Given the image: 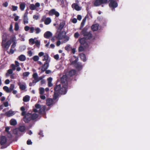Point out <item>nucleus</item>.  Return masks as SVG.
<instances>
[{"instance_id": "nucleus-1", "label": "nucleus", "mask_w": 150, "mask_h": 150, "mask_svg": "<svg viewBox=\"0 0 150 150\" xmlns=\"http://www.w3.org/2000/svg\"><path fill=\"white\" fill-rule=\"evenodd\" d=\"M8 37V34L6 33L4 34L2 36V46L5 50H7L12 43L8 53L13 54L16 50L15 47L17 44L16 38L15 35H13L11 37L9 40L7 41Z\"/></svg>"}, {"instance_id": "nucleus-2", "label": "nucleus", "mask_w": 150, "mask_h": 150, "mask_svg": "<svg viewBox=\"0 0 150 150\" xmlns=\"http://www.w3.org/2000/svg\"><path fill=\"white\" fill-rule=\"evenodd\" d=\"M20 110L22 112L21 115L24 116L23 120L25 123H28L31 120H34L38 118V115L35 113L33 114L28 113L26 114L25 109L24 106L21 108Z\"/></svg>"}, {"instance_id": "nucleus-3", "label": "nucleus", "mask_w": 150, "mask_h": 150, "mask_svg": "<svg viewBox=\"0 0 150 150\" xmlns=\"http://www.w3.org/2000/svg\"><path fill=\"white\" fill-rule=\"evenodd\" d=\"M67 85H56L54 91L61 95H65L67 92Z\"/></svg>"}, {"instance_id": "nucleus-4", "label": "nucleus", "mask_w": 150, "mask_h": 150, "mask_svg": "<svg viewBox=\"0 0 150 150\" xmlns=\"http://www.w3.org/2000/svg\"><path fill=\"white\" fill-rule=\"evenodd\" d=\"M74 58L73 59L74 60L72 61H71V64L74 65L76 68L78 70L81 69L82 68V66L80 63H77L78 59V58L75 56H74Z\"/></svg>"}, {"instance_id": "nucleus-5", "label": "nucleus", "mask_w": 150, "mask_h": 150, "mask_svg": "<svg viewBox=\"0 0 150 150\" xmlns=\"http://www.w3.org/2000/svg\"><path fill=\"white\" fill-rule=\"evenodd\" d=\"M38 56L40 57H43L42 59L43 61H46V62H47L49 61V57L47 54L44 53L43 52H40L38 53Z\"/></svg>"}, {"instance_id": "nucleus-6", "label": "nucleus", "mask_w": 150, "mask_h": 150, "mask_svg": "<svg viewBox=\"0 0 150 150\" xmlns=\"http://www.w3.org/2000/svg\"><path fill=\"white\" fill-rule=\"evenodd\" d=\"M61 83L62 84H66L69 83L70 81V80L69 79L68 77L67 76L65 75H63L61 78Z\"/></svg>"}, {"instance_id": "nucleus-7", "label": "nucleus", "mask_w": 150, "mask_h": 150, "mask_svg": "<svg viewBox=\"0 0 150 150\" xmlns=\"http://www.w3.org/2000/svg\"><path fill=\"white\" fill-rule=\"evenodd\" d=\"M28 11H26L23 16V22L25 25L28 24Z\"/></svg>"}, {"instance_id": "nucleus-8", "label": "nucleus", "mask_w": 150, "mask_h": 150, "mask_svg": "<svg viewBox=\"0 0 150 150\" xmlns=\"http://www.w3.org/2000/svg\"><path fill=\"white\" fill-rule=\"evenodd\" d=\"M107 0H96L94 3V5L96 6H98L101 4L106 3Z\"/></svg>"}, {"instance_id": "nucleus-9", "label": "nucleus", "mask_w": 150, "mask_h": 150, "mask_svg": "<svg viewBox=\"0 0 150 150\" xmlns=\"http://www.w3.org/2000/svg\"><path fill=\"white\" fill-rule=\"evenodd\" d=\"M110 7L113 8L117 7L118 6L117 3L115 1V0H111L110 1V3L109 4Z\"/></svg>"}, {"instance_id": "nucleus-10", "label": "nucleus", "mask_w": 150, "mask_h": 150, "mask_svg": "<svg viewBox=\"0 0 150 150\" xmlns=\"http://www.w3.org/2000/svg\"><path fill=\"white\" fill-rule=\"evenodd\" d=\"M40 6V4L39 3H36L35 5L32 4L30 5L29 7L31 10H33L36 9L37 7H39Z\"/></svg>"}, {"instance_id": "nucleus-11", "label": "nucleus", "mask_w": 150, "mask_h": 150, "mask_svg": "<svg viewBox=\"0 0 150 150\" xmlns=\"http://www.w3.org/2000/svg\"><path fill=\"white\" fill-rule=\"evenodd\" d=\"M76 73V71L74 70H72L69 71V72L66 74V75L67 76V77L69 78L74 75H75Z\"/></svg>"}, {"instance_id": "nucleus-12", "label": "nucleus", "mask_w": 150, "mask_h": 150, "mask_svg": "<svg viewBox=\"0 0 150 150\" xmlns=\"http://www.w3.org/2000/svg\"><path fill=\"white\" fill-rule=\"evenodd\" d=\"M33 76L34 79V80L33 81V83H35L40 81V79L39 78L37 73L33 74Z\"/></svg>"}, {"instance_id": "nucleus-13", "label": "nucleus", "mask_w": 150, "mask_h": 150, "mask_svg": "<svg viewBox=\"0 0 150 150\" xmlns=\"http://www.w3.org/2000/svg\"><path fill=\"white\" fill-rule=\"evenodd\" d=\"M15 114L14 112L10 110L6 112L5 113V115L7 117H10L14 115Z\"/></svg>"}, {"instance_id": "nucleus-14", "label": "nucleus", "mask_w": 150, "mask_h": 150, "mask_svg": "<svg viewBox=\"0 0 150 150\" xmlns=\"http://www.w3.org/2000/svg\"><path fill=\"white\" fill-rule=\"evenodd\" d=\"M7 141L6 138L5 136H2L0 138V144L1 145H4Z\"/></svg>"}, {"instance_id": "nucleus-15", "label": "nucleus", "mask_w": 150, "mask_h": 150, "mask_svg": "<svg viewBox=\"0 0 150 150\" xmlns=\"http://www.w3.org/2000/svg\"><path fill=\"white\" fill-rule=\"evenodd\" d=\"M49 66V64L48 62H46L42 66L41 70L42 71H45Z\"/></svg>"}, {"instance_id": "nucleus-16", "label": "nucleus", "mask_w": 150, "mask_h": 150, "mask_svg": "<svg viewBox=\"0 0 150 150\" xmlns=\"http://www.w3.org/2000/svg\"><path fill=\"white\" fill-rule=\"evenodd\" d=\"M72 6L73 8L77 11H80L81 9V7L79 6L76 3L72 4Z\"/></svg>"}, {"instance_id": "nucleus-17", "label": "nucleus", "mask_w": 150, "mask_h": 150, "mask_svg": "<svg viewBox=\"0 0 150 150\" xmlns=\"http://www.w3.org/2000/svg\"><path fill=\"white\" fill-rule=\"evenodd\" d=\"M52 34L50 31H47L44 34V37L46 38H49L51 36H52Z\"/></svg>"}, {"instance_id": "nucleus-18", "label": "nucleus", "mask_w": 150, "mask_h": 150, "mask_svg": "<svg viewBox=\"0 0 150 150\" xmlns=\"http://www.w3.org/2000/svg\"><path fill=\"white\" fill-rule=\"evenodd\" d=\"M53 100L51 98H48L46 100V105L48 106H50L53 104Z\"/></svg>"}, {"instance_id": "nucleus-19", "label": "nucleus", "mask_w": 150, "mask_h": 150, "mask_svg": "<svg viewBox=\"0 0 150 150\" xmlns=\"http://www.w3.org/2000/svg\"><path fill=\"white\" fill-rule=\"evenodd\" d=\"M98 26L99 25L98 24H96L92 26L91 29L93 31H96L98 29Z\"/></svg>"}, {"instance_id": "nucleus-20", "label": "nucleus", "mask_w": 150, "mask_h": 150, "mask_svg": "<svg viewBox=\"0 0 150 150\" xmlns=\"http://www.w3.org/2000/svg\"><path fill=\"white\" fill-rule=\"evenodd\" d=\"M15 65H14L13 64H12L11 65L12 69L14 70L16 69V67H18L19 66V63L17 61H15Z\"/></svg>"}, {"instance_id": "nucleus-21", "label": "nucleus", "mask_w": 150, "mask_h": 150, "mask_svg": "<svg viewBox=\"0 0 150 150\" xmlns=\"http://www.w3.org/2000/svg\"><path fill=\"white\" fill-rule=\"evenodd\" d=\"M20 8L21 11H23L25 7V4L24 2H21L20 4Z\"/></svg>"}, {"instance_id": "nucleus-22", "label": "nucleus", "mask_w": 150, "mask_h": 150, "mask_svg": "<svg viewBox=\"0 0 150 150\" xmlns=\"http://www.w3.org/2000/svg\"><path fill=\"white\" fill-rule=\"evenodd\" d=\"M80 58L81 59L83 62H85L86 60V58L85 55L83 53H81L80 54Z\"/></svg>"}, {"instance_id": "nucleus-23", "label": "nucleus", "mask_w": 150, "mask_h": 150, "mask_svg": "<svg viewBox=\"0 0 150 150\" xmlns=\"http://www.w3.org/2000/svg\"><path fill=\"white\" fill-rule=\"evenodd\" d=\"M60 94L57 92H56L54 91V94L53 96V99L56 100Z\"/></svg>"}, {"instance_id": "nucleus-24", "label": "nucleus", "mask_w": 150, "mask_h": 150, "mask_svg": "<svg viewBox=\"0 0 150 150\" xmlns=\"http://www.w3.org/2000/svg\"><path fill=\"white\" fill-rule=\"evenodd\" d=\"M10 124L11 125H15L17 124V122L16 120L12 119L10 121Z\"/></svg>"}, {"instance_id": "nucleus-25", "label": "nucleus", "mask_w": 150, "mask_h": 150, "mask_svg": "<svg viewBox=\"0 0 150 150\" xmlns=\"http://www.w3.org/2000/svg\"><path fill=\"white\" fill-rule=\"evenodd\" d=\"M45 107L44 106L41 107L39 109L38 113L40 114H42L45 111Z\"/></svg>"}, {"instance_id": "nucleus-26", "label": "nucleus", "mask_w": 150, "mask_h": 150, "mask_svg": "<svg viewBox=\"0 0 150 150\" xmlns=\"http://www.w3.org/2000/svg\"><path fill=\"white\" fill-rule=\"evenodd\" d=\"M65 21H62L61 22L59 28L60 30H62L64 27L65 25Z\"/></svg>"}, {"instance_id": "nucleus-27", "label": "nucleus", "mask_w": 150, "mask_h": 150, "mask_svg": "<svg viewBox=\"0 0 150 150\" xmlns=\"http://www.w3.org/2000/svg\"><path fill=\"white\" fill-rule=\"evenodd\" d=\"M30 97L29 96L26 95L23 97V100L24 102H28L30 100Z\"/></svg>"}, {"instance_id": "nucleus-28", "label": "nucleus", "mask_w": 150, "mask_h": 150, "mask_svg": "<svg viewBox=\"0 0 150 150\" xmlns=\"http://www.w3.org/2000/svg\"><path fill=\"white\" fill-rule=\"evenodd\" d=\"M51 20L50 18H46L44 21V23L46 25L49 24L51 22Z\"/></svg>"}, {"instance_id": "nucleus-29", "label": "nucleus", "mask_w": 150, "mask_h": 150, "mask_svg": "<svg viewBox=\"0 0 150 150\" xmlns=\"http://www.w3.org/2000/svg\"><path fill=\"white\" fill-rule=\"evenodd\" d=\"M79 41L81 45H86L85 39L84 38H82L79 39Z\"/></svg>"}, {"instance_id": "nucleus-30", "label": "nucleus", "mask_w": 150, "mask_h": 150, "mask_svg": "<svg viewBox=\"0 0 150 150\" xmlns=\"http://www.w3.org/2000/svg\"><path fill=\"white\" fill-rule=\"evenodd\" d=\"M19 59L21 61H24L26 59L25 56L23 55H20L18 57Z\"/></svg>"}, {"instance_id": "nucleus-31", "label": "nucleus", "mask_w": 150, "mask_h": 150, "mask_svg": "<svg viewBox=\"0 0 150 150\" xmlns=\"http://www.w3.org/2000/svg\"><path fill=\"white\" fill-rule=\"evenodd\" d=\"M25 129V127L24 126H21L18 127L19 130L22 132H23Z\"/></svg>"}, {"instance_id": "nucleus-32", "label": "nucleus", "mask_w": 150, "mask_h": 150, "mask_svg": "<svg viewBox=\"0 0 150 150\" xmlns=\"http://www.w3.org/2000/svg\"><path fill=\"white\" fill-rule=\"evenodd\" d=\"M19 37L20 38V40L22 41H24L25 40V35H21V34H19L18 35Z\"/></svg>"}, {"instance_id": "nucleus-33", "label": "nucleus", "mask_w": 150, "mask_h": 150, "mask_svg": "<svg viewBox=\"0 0 150 150\" xmlns=\"http://www.w3.org/2000/svg\"><path fill=\"white\" fill-rule=\"evenodd\" d=\"M32 59L34 61L36 62L39 60V58L38 56L35 55L33 57Z\"/></svg>"}, {"instance_id": "nucleus-34", "label": "nucleus", "mask_w": 150, "mask_h": 150, "mask_svg": "<svg viewBox=\"0 0 150 150\" xmlns=\"http://www.w3.org/2000/svg\"><path fill=\"white\" fill-rule=\"evenodd\" d=\"M36 38H35L34 39L31 38L29 40V43L30 45H33L35 43V40Z\"/></svg>"}, {"instance_id": "nucleus-35", "label": "nucleus", "mask_w": 150, "mask_h": 150, "mask_svg": "<svg viewBox=\"0 0 150 150\" xmlns=\"http://www.w3.org/2000/svg\"><path fill=\"white\" fill-rule=\"evenodd\" d=\"M3 89L7 93H10L9 91V88L7 86H4L3 88Z\"/></svg>"}, {"instance_id": "nucleus-36", "label": "nucleus", "mask_w": 150, "mask_h": 150, "mask_svg": "<svg viewBox=\"0 0 150 150\" xmlns=\"http://www.w3.org/2000/svg\"><path fill=\"white\" fill-rule=\"evenodd\" d=\"M11 7V10L13 11H15L18 9V7L17 6L12 5Z\"/></svg>"}, {"instance_id": "nucleus-37", "label": "nucleus", "mask_w": 150, "mask_h": 150, "mask_svg": "<svg viewBox=\"0 0 150 150\" xmlns=\"http://www.w3.org/2000/svg\"><path fill=\"white\" fill-rule=\"evenodd\" d=\"M56 11L54 9H53L51 10L49 12V14L50 15H54Z\"/></svg>"}, {"instance_id": "nucleus-38", "label": "nucleus", "mask_w": 150, "mask_h": 150, "mask_svg": "<svg viewBox=\"0 0 150 150\" xmlns=\"http://www.w3.org/2000/svg\"><path fill=\"white\" fill-rule=\"evenodd\" d=\"M19 28V26L17 23H16L15 24L14 29L16 31L18 30Z\"/></svg>"}, {"instance_id": "nucleus-39", "label": "nucleus", "mask_w": 150, "mask_h": 150, "mask_svg": "<svg viewBox=\"0 0 150 150\" xmlns=\"http://www.w3.org/2000/svg\"><path fill=\"white\" fill-rule=\"evenodd\" d=\"M35 33L37 34L39 33L41 31V30L39 28H37L35 29Z\"/></svg>"}, {"instance_id": "nucleus-40", "label": "nucleus", "mask_w": 150, "mask_h": 150, "mask_svg": "<svg viewBox=\"0 0 150 150\" xmlns=\"http://www.w3.org/2000/svg\"><path fill=\"white\" fill-rule=\"evenodd\" d=\"M44 92V89L42 88H39V93L41 94H43Z\"/></svg>"}, {"instance_id": "nucleus-41", "label": "nucleus", "mask_w": 150, "mask_h": 150, "mask_svg": "<svg viewBox=\"0 0 150 150\" xmlns=\"http://www.w3.org/2000/svg\"><path fill=\"white\" fill-rule=\"evenodd\" d=\"M13 16H15L14 20L15 21H17L18 20L19 18V16H18L16 15V13H14L13 14Z\"/></svg>"}, {"instance_id": "nucleus-42", "label": "nucleus", "mask_w": 150, "mask_h": 150, "mask_svg": "<svg viewBox=\"0 0 150 150\" xmlns=\"http://www.w3.org/2000/svg\"><path fill=\"white\" fill-rule=\"evenodd\" d=\"M52 79L51 77H50L47 79L48 84H52Z\"/></svg>"}, {"instance_id": "nucleus-43", "label": "nucleus", "mask_w": 150, "mask_h": 150, "mask_svg": "<svg viewBox=\"0 0 150 150\" xmlns=\"http://www.w3.org/2000/svg\"><path fill=\"white\" fill-rule=\"evenodd\" d=\"M35 43L36 45L38 47H39L40 45V42L38 41V40H36L35 41Z\"/></svg>"}, {"instance_id": "nucleus-44", "label": "nucleus", "mask_w": 150, "mask_h": 150, "mask_svg": "<svg viewBox=\"0 0 150 150\" xmlns=\"http://www.w3.org/2000/svg\"><path fill=\"white\" fill-rule=\"evenodd\" d=\"M30 73L28 72H25L23 73V76L24 77H26L28 76Z\"/></svg>"}, {"instance_id": "nucleus-45", "label": "nucleus", "mask_w": 150, "mask_h": 150, "mask_svg": "<svg viewBox=\"0 0 150 150\" xmlns=\"http://www.w3.org/2000/svg\"><path fill=\"white\" fill-rule=\"evenodd\" d=\"M14 88V85H11V86L9 88V91L11 92L12 91H13Z\"/></svg>"}, {"instance_id": "nucleus-46", "label": "nucleus", "mask_w": 150, "mask_h": 150, "mask_svg": "<svg viewBox=\"0 0 150 150\" xmlns=\"http://www.w3.org/2000/svg\"><path fill=\"white\" fill-rule=\"evenodd\" d=\"M79 52H82L84 50V48L83 46H82V45H81L79 48Z\"/></svg>"}, {"instance_id": "nucleus-47", "label": "nucleus", "mask_w": 150, "mask_h": 150, "mask_svg": "<svg viewBox=\"0 0 150 150\" xmlns=\"http://www.w3.org/2000/svg\"><path fill=\"white\" fill-rule=\"evenodd\" d=\"M39 15L38 14L34 15L33 16V18L36 20H38L39 18Z\"/></svg>"}, {"instance_id": "nucleus-48", "label": "nucleus", "mask_w": 150, "mask_h": 150, "mask_svg": "<svg viewBox=\"0 0 150 150\" xmlns=\"http://www.w3.org/2000/svg\"><path fill=\"white\" fill-rule=\"evenodd\" d=\"M38 134L40 135V137H44V135H43V133L42 132V130H40V132L38 133Z\"/></svg>"}, {"instance_id": "nucleus-49", "label": "nucleus", "mask_w": 150, "mask_h": 150, "mask_svg": "<svg viewBox=\"0 0 150 150\" xmlns=\"http://www.w3.org/2000/svg\"><path fill=\"white\" fill-rule=\"evenodd\" d=\"M20 85V88L21 90H24L26 88V87H25V85Z\"/></svg>"}, {"instance_id": "nucleus-50", "label": "nucleus", "mask_w": 150, "mask_h": 150, "mask_svg": "<svg viewBox=\"0 0 150 150\" xmlns=\"http://www.w3.org/2000/svg\"><path fill=\"white\" fill-rule=\"evenodd\" d=\"M2 5L4 7H6L8 5V3L7 2H5L3 3Z\"/></svg>"}, {"instance_id": "nucleus-51", "label": "nucleus", "mask_w": 150, "mask_h": 150, "mask_svg": "<svg viewBox=\"0 0 150 150\" xmlns=\"http://www.w3.org/2000/svg\"><path fill=\"white\" fill-rule=\"evenodd\" d=\"M41 107V106L39 104H36L35 105V107L36 109H40Z\"/></svg>"}, {"instance_id": "nucleus-52", "label": "nucleus", "mask_w": 150, "mask_h": 150, "mask_svg": "<svg viewBox=\"0 0 150 150\" xmlns=\"http://www.w3.org/2000/svg\"><path fill=\"white\" fill-rule=\"evenodd\" d=\"M86 18H84L82 22H81V25L82 26H84V24L86 22Z\"/></svg>"}, {"instance_id": "nucleus-53", "label": "nucleus", "mask_w": 150, "mask_h": 150, "mask_svg": "<svg viewBox=\"0 0 150 150\" xmlns=\"http://www.w3.org/2000/svg\"><path fill=\"white\" fill-rule=\"evenodd\" d=\"M63 37L64 36H61V33H59L57 37V38L59 40H61L63 38Z\"/></svg>"}, {"instance_id": "nucleus-54", "label": "nucleus", "mask_w": 150, "mask_h": 150, "mask_svg": "<svg viewBox=\"0 0 150 150\" xmlns=\"http://www.w3.org/2000/svg\"><path fill=\"white\" fill-rule=\"evenodd\" d=\"M30 32L31 33H33L34 32V31L35 29L33 27H31L30 28Z\"/></svg>"}, {"instance_id": "nucleus-55", "label": "nucleus", "mask_w": 150, "mask_h": 150, "mask_svg": "<svg viewBox=\"0 0 150 150\" xmlns=\"http://www.w3.org/2000/svg\"><path fill=\"white\" fill-rule=\"evenodd\" d=\"M24 28L26 31H27L30 29V27L28 26H26L24 27Z\"/></svg>"}, {"instance_id": "nucleus-56", "label": "nucleus", "mask_w": 150, "mask_h": 150, "mask_svg": "<svg viewBox=\"0 0 150 150\" xmlns=\"http://www.w3.org/2000/svg\"><path fill=\"white\" fill-rule=\"evenodd\" d=\"M54 57L55 59L58 60L59 58V55L58 54H56L54 56Z\"/></svg>"}, {"instance_id": "nucleus-57", "label": "nucleus", "mask_w": 150, "mask_h": 150, "mask_svg": "<svg viewBox=\"0 0 150 150\" xmlns=\"http://www.w3.org/2000/svg\"><path fill=\"white\" fill-rule=\"evenodd\" d=\"M10 128L9 127H6L5 129V131L6 132H7L8 133V134H10V132H9V129Z\"/></svg>"}, {"instance_id": "nucleus-58", "label": "nucleus", "mask_w": 150, "mask_h": 150, "mask_svg": "<svg viewBox=\"0 0 150 150\" xmlns=\"http://www.w3.org/2000/svg\"><path fill=\"white\" fill-rule=\"evenodd\" d=\"M4 106L5 107H7L8 105V101H6L4 103Z\"/></svg>"}, {"instance_id": "nucleus-59", "label": "nucleus", "mask_w": 150, "mask_h": 150, "mask_svg": "<svg viewBox=\"0 0 150 150\" xmlns=\"http://www.w3.org/2000/svg\"><path fill=\"white\" fill-rule=\"evenodd\" d=\"M79 35L78 32H76L74 34V36L75 38H78Z\"/></svg>"}, {"instance_id": "nucleus-60", "label": "nucleus", "mask_w": 150, "mask_h": 150, "mask_svg": "<svg viewBox=\"0 0 150 150\" xmlns=\"http://www.w3.org/2000/svg\"><path fill=\"white\" fill-rule=\"evenodd\" d=\"M32 143V142L30 140H28L27 142V144L28 145H30Z\"/></svg>"}, {"instance_id": "nucleus-61", "label": "nucleus", "mask_w": 150, "mask_h": 150, "mask_svg": "<svg viewBox=\"0 0 150 150\" xmlns=\"http://www.w3.org/2000/svg\"><path fill=\"white\" fill-rule=\"evenodd\" d=\"M28 53L29 56L30 57H31L32 56L33 53H32V52L31 51H30V50L28 51Z\"/></svg>"}, {"instance_id": "nucleus-62", "label": "nucleus", "mask_w": 150, "mask_h": 150, "mask_svg": "<svg viewBox=\"0 0 150 150\" xmlns=\"http://www.w3.org/2000/svg\"><path fill=\"white\" fill-rule=\"evenodd\" d=\"M13 25H12V24H11L10 25V27L9 28V30L10 31L12 32H13Z\"/></svg>"}, {"instance_id": "nucleus-63", "label": "nucleus", "mask_w": 150, "mask_h": 150, "mask_svg": "<svg viewBox=\"0 0 150 150\" xmlns=\"http://www.w3.org/2000/svg\"><path fill=\"white\" fill-rule=\"evenodd\" d=\"M77 20L75 18H73L72 20V22L74 23H76L77 22Z\"/></svg>"}, {"instance_id": "nucleus-64", "label": "nucleus", "mask_w": 150, "mask_h": 150, "mask_svg": "<svg viewBox=\"0 0 150 150\" xmlns=\"http://www.w3.org/2000/svg\"><path fill=\"white\" fill-rule=\"evenodd\" d=\"M77 19L79 20L80 21L81 19V18H82L81 16L80 15H78L77 16Z\"/></svg>"}]
</instances>
